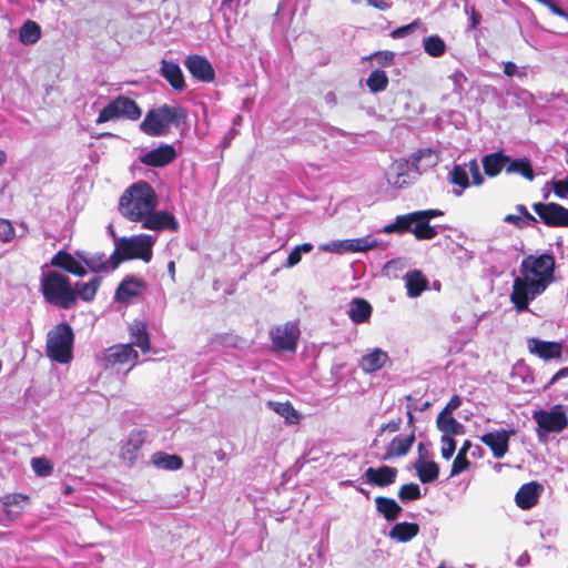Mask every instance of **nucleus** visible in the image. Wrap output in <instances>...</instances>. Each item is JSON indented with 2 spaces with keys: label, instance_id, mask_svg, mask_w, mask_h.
I'll list each match as a JSON object with an SVG mask.
<instances>
[{
  "label": "nucleus",
  "instance_id": "473e14b6",
  "mask_svg": "<svg viewBox=\"0 0 568 568\" xmlns=\"http://www.w3.org/2000/svg\"><path fill=\"white\" fill-rule=\"evenodd\" d=\"M407 295L409 297L419 296L427 288V280L420 271H412L405 275Z\"/></svg>",
  "mask_w": 568,
  "mask_h": 568
},
{
  "label": "nucleus",
  "instance_id": "0eeeda50",
  "mask_svg": "<svg viewBox=\"0 0 568 568\" xmlns=\"http://www.w3.org/2000/svg\"><path fill=\"white\" fill-rule=\"evenodd\" d=\"M383 232L386 234L410 232L417 240H432L438 234L436 227L429 225V221L418 211L398 215L393 223L383 227Z\"/></svg>",
  "mask_w": 568,
  "mask_h": 568
},
{
  "label": "nucleus",
  "instance_id": "f3484780",
  "mask_svg": "<svg viewBox=\"0 0 568 568\" xmlns=\"http://www.w3.org/2000/svg\"><path fill=\"white\" fill-rule=\"evenodd\" d=\"M515 430L499 429L484 434L480 440L488 446L495 458H503L508 452V443Z\"/></svg>",
  "mask_w": 568,
  "mask_h": 568
},
{
  "label": "nucleus",
  "instance_id": "a878e982",
  "mask_svg": "<svg viewBox=\"0 0 568 568\" xmlns=\"http://www.w3.org/2000/svg\"><path fill=\"white\" fill-rule=\"evenodd\" d=\"M372 305L364 298H354L348 304L347 314L355 324L368 322L372 316Z\"/></svg>",
  "mask_w": 568,
  "mask_h": 568
},
{
  "label": "nucleus",
  "instance_id": "1a4fd4ad",
  "mask_svg": "<svg viewBox=\"0 0 568 568\" xmlns=\"http://www.w3.org/2000/svg\"><path fill=\"white\" fill-rule=\"evenodd\" d=\"M423 154V151H418L409 160L394 161L386 173L388 184L397 189L412 184L422 173L418 163Z\"/></svg>",
  "mask_w": 568,
  "mask_h": 568
},
{
  "label": "nucleus",
  "instance_id": "f8f14e48",
  "mask_svg": "<svg viewBox=\"0 0 568 568\" xmlns=\"http://www.w3.org/2000/svg\"><path fill=\"white\" fill-rule=\"evenodd\" d=\"M534 211L540 217L544 224L551 227L568 226V209L560 204L550 203H535Z\"/></svg>",
  "mask_w": 568,
  "mask_h": 568
},
{
  "label": "nucleus",
  "instance_id": "7ed1b4c3",
  "mask_svg": "<svg viewBox=\"0 0 568 568\" xmlns=\"http://www.w3.org/2000/svg\"><path fill=\"white\" fill-rule=\"evenodd\" d=\"M187 119V112L180 105L163 104L151 109L140 123V130L149 136H163L171 125L180 126Z\"/></svg>",
  "mask_w": 568,
  "mask_h": 568
},
{
  "label": "nucleus",
  "instance_id": "39448f33",
  "mask_svg": "<svg viewBox=\"0 0 568 568\" xmlns=\"http://www.w3.org/2000/svg\"><path fill=\"white\" fill-rule=\"evenodd\" d=\"M74 334L71 326L60 323L48 332L45 352L49 358L68 364L73 358Z\"/></svg>",
  "mask_w": 568,
  "mask_h": 568
},
{
  "label": "nucleus",
  "instance_id": "6ab92c4d",
  "mask_svg": "<svg viewBox=\"0 0 568 568\" xmlns=\"http://www.w3.org/2000/svg\"><path fill=\"white\" fill-rule=\"evenodd\" d=\"M176 158V151L173 145L161 144L140 156L141 163L148 166L161 168L171 163Z\"/></svg>",
  "mask_w": 568,
  "mask_h": 568
},
{
  "label": "nucleus",
  "instance_id": "13d9d810",
  "mask_svg": "<svg viewBox=\"0 0 568 568\" xmlns=\"http://www.w3.org/2000/svg\"><path fill=\"white\" fill-rule=\"evenodd\" d=\"M462 405V399L459 396L457 395H454L449 402L446 404V406L444 407V409L442 410L443 413H447V414H453L454 410H456L459 406Z\"/></svg>",
  "mask_w": 568,
  "mask_h": 568
},
{
  "label": "nucleus",
  "instance_id": "412c9836",
  "mask_svg": "<svg viewBox=\"0 0 568 568\" xmlns=\"http://www.w3.org/2000/svg\"><path fill=\"white\" fill-rule=\"evenodd\" d=\"M542 489L536 481L524 484L515 496L516 505L520 509H530L537 504Z\"/></svg>",
  "mask_w": 568,
  "mask_h": 568
},
{
  "label": "nucleus",
  "instance_id": "dca6fc26",
  "mask_svg": "<svg viewBox=\"0 0 568 568\" xmlns=\"http://www.w3.org/2000/svg\"><path fill=\"white\" fill-rule=\"evenodd\" d=\"M77 257L82 261L92 272H109L115 270L121 263V258L116 256L115 251L108 257L103 253L87 254L77 252Z\"/></svg>",
  "mask_w": 568,
  "mask_h": 568
},
{
  "label": "nucleus",
  "instance_id": "b1692460",
  "mask_svg": "<svg viewBox=\"0 0 568 568\" xmlns=\"http://www.w3.org/2000/svg\"><path fill=\"white\" fill-rule=\"evenodd\" d=\"M423 443L418 444L419 458L414 467L417 471L418 478L423 484L433 483L438 478L439 467L435 462L425 460L422 456Z\"/></svg>",
  "mask_w": 568,
  "mask_h": 568
},
{
  "label": "nucleus",
  "instance_id": "423d86ee",
  "mask_svg": "<svg viewBox=\"0 0 568 568\" xmlns=\"http://www.w3.org/2000/svg\"><path fill=\"white\" fill-rule=\"evenodd\" d=\"M158 241L156 235L138 234L130 237L123 236L115 239V253L121 262L124 260L139 258L145 263L152 260L153 246Z\"/></svg>",
  "mask_w": 568,
  "mask_h": 568
},
{
  "label": "nucleus",
  "instance_id": "bf43d9fd",
  "mask_svg": "<svg viewBox=\"0 0 568 568\" xmlns=\"http://www.w3.org/2000/svg\"><path fill=\"white\" fill-rule=\"evenodd\" d=\"M301 258H302V254L296 250V247H294L293 251L287 256L285 266L293 267L300 263Z\"/></svg>",
  "mask_w": 568,
  "mask_h": 568
},
{
  "label": "nucleus",
  "instance_id": "58836bf2",
  "mask_svg": "<svg viewBox=\"0 0 568 568\" xmlns=\"http://www.w3.org/2000/svg\"><path fill=\"white\" fill-rule=\"evenodd\" d=\"M41 37V28L34 21H26L19 30V40L26 45L34 44Z\"/></svg>",
  "mask_w": 568,
  "mask_h": 568
},
{
  "label": "nucleus",
  "instance_id": "09e8293b",
  "mask_svg": "<svg viewBox=\"0 0 568 568\" xmlns=\"http://www.w3.org/2000/svg\"><path fill=\"white\" fill-rule=\"evenodd\" d=\"M16 231L9 220L0 219V241L3 243L14 239Z\"/></svg>",
  "mask_w": 568,
  "mask_h": 568
},
{
  "label": "nucleus",
  "instance_id": "052dcab7",
  "mask_svg": "<svg viewBox=\"0 0 568 568\" xmlns=\"http://www.w3.org/2000/svg\"><path fill=\"white\" fill-rule=\"evenodd\" d=\"M450 79L453 80L455 84V90H462L463 83L467 80L465 74L462 71H456L450 75Z\"/></svg>",
  "mask_w": 568,
  "mask_h": 568
},
{
  "label": "nucleus",
  "instance_id": "e433bc0d",
  "mask_svg": "<svg viewBox=\"0 0 568 568\" xmlns=\"http://www.w3.org/2000/svg\"><path fill=\"white\" fill-rule=\"evenodd\" d=\"M100 284L101 278L98 276H94L88 283H75L74 291L77 293V298L80 297L84 302L93 301Z\"/></svg>",
  "mask_w": 568,
  "mask_h": 568
},
{
  "label": "nucleus",
  "instance_id": "20e7f679",
  "mask_svg": "<svg viewBox=\"0 0 568 568\" xmlns=\"http://www.w3.org/2000/svg\"><path fill=\"white\" fill-rule=\"evenodd\" d=\"M44 300L59 308L70 310L77 304V293L67 275L58 271L42 273L40 278Z\"/></svg>",
  "mask_w": 568,
  "mask_h": 568
},
{
  "label": "nucleus",
  "instance_id": "5fc2aeb1",
  "mask_svg": "<svg viewBox=\"0 0 568 568\" xmlns=\"http://www.w3.org/2000/svg\"><path fill=\"white\" fill-rule=\"evenodd\" d=\"M403 424V420L400 417L394 418L385 424H383L379 427L378 435H382L383 433H396L400 429V426Z\"/></svg>",
  "mask_w": 568,
  "mask_h": 568
},
{
  "label": "nucleus",
  "instance_id": "7c9ffc66",
  "mask_svg": "<svg viewBox=\"0 0 568 568\" xmlns=\"http://www.w3.org/2000/svg\"><path fill=\"white\" fill-rule=\"evenodd\" d=\"M388 359V355L381 348H374L362 357L361 367L364 372L373 373L381 369Z\"/></svg>",
  "mask_w": 568,
  "mask_h": 568
},
{
  "label": "nucleus",
  "instance_id": "603ef678",
  "mask_svg": "<svg viewBox=\"0 0 568 568\" xmlns=\"http://www.w3.org/2000/svg\"><path fill=\"white\" fill-rule=\"evenodd\" d=\"M420 26V22L418 20L407 24V26H403V27H399L397 29H395L393 32H392V37L394 39H400V38H404L408 34H410L415 29H417L418 27Z\"/></svg>",
  "mask_w": 568,
  "mask_h": 568
},
{
  "label": "nucleus",
  "instance_id": "c756f323",
  "mask_svg": "<svg viewBox=\"0 0 568 568\" xmlns=\"http://www.w3.org/2000/svg\"><path fill=\"white\" fill-rule=\"evenodd\" d=\"M419 532V526L415 523H398L388 534L389 538L397 542H408Z\"/></svg>",
  "mask_w": 568,
  "mask_h": 568
},
{
  "label": "nucleus",
  "instance_id": "ea45409f",
  "mask_svg": "<svg viewBox=\"0 0 568 568\" xmlns=\"http://www.w3.org/2000/svg\"><path fill=\"white\" fill-rule=\"evenodd\" d=\"M423 47L425 52L433 58L444 55L447 49L445 41L437 34L424 38Z\"/></svg>",
  "mask_w": 568,
  "mask_h": 568
},
{
  "label": "nucleus",
  "instance_id": "ddd939ff",
  "mask_svg": "<svg viewBox=\"0 0 568 568\" xmlns=\"http://www.w3.org/2000/svg\"><path fill=\"white\" fill-rule=\"evenodd\" d=\"M298 335L300 329L294 323H285L271 331L274 347L286 352H295Z\"/></svg>",
  "mask_w": 568,
  "mask_h": 568
},
{
  "label": "nucleus",
  "instance_id": "2eb2a0df",
  "mask_svg": "<svg viewBox=\"0 0 568 568\" xmlns=\"http://www.w3.org/2000/svg\"><path fill=\"white\" fill-rule=\"evenodd\" d=\"M139 354L132 347V344H118L109 347L102 357L106 366L131 364L134 366L138 362Z\"/></svg>",
  "mask_w": 568,
  "mask_h": 568
},
{
  "label": "nucleus",
  "instance_id": "4c0bfd02",
  "mask_svg": "<svg viewBox=\"0 0 568 568\" xmlns=\"http://www.w3.org/2000/svg\"><path fill=\"white\" fill-rule=\"evenodd\" d=\"M152 463L162 469L178 470L182 468L183 460L178 455H170L165 453H155L152 456Z\"/></svg>",
  "mask_w": 568,
  "mask_h": 568
},
{
  "label": "nucleus",
  "instance_id": "4468645a",
  "mask_svg": "<svg viewBox=\"0 0 568 568\" xmlns=\"http://www.w3.org/2000/svg\"><path fill=\"white\" fill-rule=\"evenodd\" d=\"M527 348L530 354L539 357L542 361L561 359L564 353L562 343L542 341L537 337L527 339Z\"/></svg>",
  "mask_w": 568,
  "mask_h": 568
},
{
  "label": "nucleus",
  "instance_id": "f704fd0d",
  "mask_svg": "<svg viewBox=\"0 0 568 568\" xmlns=\"http://www.w3.org/2000/svg\"><path fill=\"white\" fill-rule=\"evenodd\" d=\"M436 424L443 435L454 436L464 434V425L456 420L452 414L440 412Z\"/></svg>",
  "mask_w": 568,
  "mask_h": 568
},
{
  "label": "nucleus",
  "instance_id": "680f3d73",
  "mask_svg": "<svg viewBox=\"0 0 568 568\" xmlns=\"http://www.w3.org/2000/svg\"><path fill=\"white\" fill-rule=\"evenodd\" d=\"M568 377V365L566 367L560 368L549 381L548 386L557 383L558 381Z\"/></svg>",
  "mask_w": 568,
  "mask_h": 568
},
{
  "label": "nucleus",
  "instance_id": "8fccbe9b",
  "mask_svg": "<svg viewBox=\"0 0 568 568\" xmlns=\"http://www.w3.org/2000/svg\"><path fill=\"white\" fill-rule=\"evenodd\" d=\"M469 465L470 463L466 456L457 454L452 465L450 477H454L465 471L466 469H468Z\"/></svg>",
  "mask_w": 568,
  "mask_h": 568
},
{
  "label": "nucleus",
  "instance_id": "69168bd1",
  "mask_svg": "<svg viewBox=\"0 0 568 568\" xmlns=\"http://www.w3.org/2000/svg\"><path fill=\"white\" fill-rule=\"evenodd\" d=\"M420 214H423L428 221H430L434 217H437V216H442L443 215V212L439 211V210H435V209H432V210H424V211H418Z\"/></svg>",
  "mask_w": 568,
  "mask_h": 568
},
{
  "label": "nucleus",
  "instance_id": "72a5a7b5",
  "mask_svg": "<svg viewBox=\"0 0 568 568\" xmlns=\"http://www.w3.org/2000/svg\"><path fill=\"white\" fill-rule=\"evenodd\" d=\"M507 174H519L528 181H532L535 173L531 166V162L528 158L511 159L506 166Z\"/></svg>",
  "mask_w": 568,
  "mask_h": 568
},
{
  "label": "nucleus",
  "instance_id": "9b49d317",
  "mask_svg": "<svg viewBox=\"0 0 568 568\" xmlns=\"http://www.w3.org/2000/svg\"><path fill=\"white\" fill-rule=\"evenodd\" d=\"M469 175L473 179L471 184L480 186L484 183V178L480 173L479 164L476 159H473L467 163L456 164L449 171L448 181L459 187L458 190L453 191L456 196H460L463 192L469 187Z\"/></svg>",
  "mask_w": 568,
  "mask_h": 568
},
{
  "label": "nucleus",
  "instance_id": "4be33fe9",
  "mask_svg": "<svg viewBox=\"0 0 568 568\" xmlns=\"http://www.w3.org/2000/svg\"><path fill=\"white\" fill-rule=\"evenodd\" d=\"M364 475L369 484L385 487L395 483L397 469L390 466L369 467Z\"/></svg>",
  "mask_w": 568,
  "mask_h": 568
},
{
  "label": "nucleus",
  "instance_id": "5701e85b",
  "mask_svg": "<svg viewBox=\"0 0 568 568\" xmlns=\"http://www.w3.org/2000/svg\"><path fill=\"white\" fill-rule=\"evenodd\" d=\"M160 74L174 90L182 91L185 89L184 75L178 63L163 59L161 61Z\"/></svg>",
  "mask_w": 568,
  "mask_h": 568
},
{
  "label": "nucleus",
  "instance_id": "9d476101",
  "mask_svg": "<svg viewBox=\"0 0 568 568\" xmlns=\"http://www.w3.org/2000/svg\"><path fill=\"white\" fill-rule=\"evenodd\" d=\"M141 115L142 110L134 100L125 95H119L100 111L97 123L100 124L114 120L136 121Z\"/></svg>",
  "mask_w": 568,
  "mask_h": 568
},
{
  "label": "nucleus",
  "instance_id": "6e6552de",
  "mask_svg": "<svg viewBox=\"0 0 568 568\" xmlns=\"http://www.w3.org/2000/svg\"><path fill=\"white\" fill-rule=\"evenodd\" d=\"M532 418L537 424L536 433L539 440L548 434H560L568 427L567 410L562 405H554L550 409L535 410Z\"/></svg>",
  "mask_w": 568,
  "mask_h": 568
},
{
  "label": "nucleus",
  "instance_id": "bb28decb",
  "mask_svg": "<svg viewBox=\"0 0 568 568\" xmlns=\"http://www.w3.org/2000/svg\"><path fill=\"white\" fill-rule=\"evenodd\" d=\"M508 161L509 155H506L504 152L499 151L485 155L481 160V163L485 173L488 176L494 178L501 172L505 165L507 166Z\"/></svg>",
  "mask_w": 568,
  "mask_h": 568
},
{
  "label": "nucleus",
  "instance_id": "de8ad7c7",
  "mask_svg": "<svg viewBox=\"0 0 568 568\" xmlns=\"http://www.w3.org/2000/svg\"><path fill=\"white\" fill-rule=\"evenodd\" d=\"M442 443V456L445 459H450L456 450V442L454 440L453 436L443 435L440 438Z\"/></svg>",
  "mask_w": 568,
  "mask_h": 568
},
{
  "label": "nucleus",
  "instance_id": "a211bd4d",
  "mask_svg": "<svg viewBox=\"0 0 568 568\" xmlns=\"http://www.w3.org/2000/svg\"><path fill=\"white\" fill-rule=\"evenodd\" d=\"M184 65L191 75L201 82H211L214 80L215 73L213 67L201 55H189L184 61Z\"/></svg>",
  "mask_w": 568,
  "mask_h": 568
},
{
  "label": "nucleus",
  "instance_id": "79ce46f5",
  "mask_svg": "<svg viewBox=\"0 0 568 568\" xmlns=\"http://www.w3.org/2000/svg\"><path fill=\"white\" fill-rule=\"evenodd\" d=\"M366 85L373 93L386 90L388 85L387 74L382 70H374L366 80Z\"/></svg>",
  "mask_w": 568,
  "mask_h": 568
},
{
  "label": "nucleus",
  "instance_id": "cd10ccee",
  "mask_svg": "<svg viewBox=\"0 0 568 568\" xmlns=\"http://www.w3.org/2000/svg\"><path fill=\"white\" fill-rule=\"evenodd\" d=\"M515 210L517 212L516 214H507L503 219L505 223L511 224L515 227L523 230L538 222L537 219L529 213L524 204H517Z\"/></svg>",
  "mask_w": 568,
  "mask_h": 568
},
{
  "label": "nucleus",
  "instance_id": "f257e3e1",
  "mask_svg": "<svg viewBox=\"0 0 568 568\" xmlns=\"http://www.w3.org/2000/svg\"><path fill=\"white\" fill-rule=\"evenodd\" d=\"M158 195L146 182L140 181L129 186L121 195L119 211L126 220L140 222L143 229L162 232L178 231L179 222L168 211H155Z\"/></svg>",
  "mask_w": 568,
  "mask_h": 568
},
{
  "label": "nucleus",
  "instance_id": "aec40b11",
  "mask_svg": "<svg viewBox=\"0 0 568 568\" xmlns=\"http://www.w3.org/2000/svg\"><path fill=\"white\" fill-rule=\"evenodd\" d=\"M416 440L415 433L412 432L407 436L397 435L386 446L384 460H388L395 457L406 456Z\"/></svg>",
  "mask_w": 568,
  "mask_h": 568
},
{
  "label": "nucleus",
  "instance_id": "864d4df0",
  "mask_svg": "<svg viewBox=\"0 0 568 568\" xmlns=\"http://www.w3.org/2000/svg\"><path fill=\"white\" fill-rule=\"evenodd\" d=\"M23 500H28V496L22 494H9L1 497V504L6 508L18 506Z\"/></svg>",
  "mask_w": 568,
  "mask_h": 568
},
{
  "label": "nucleus",
  "instance_id": "0e129e2a",
  "mask_svg": "<svg viewBox=\"0 0 568 568\" xmlns=\"http://www.w3.org/2000/svg\"><path fill=\"white\" fill-rule=\"evenodd\" d=\"M517 68L518 67L511 61L505 62L504 63V73L507 77H515V73H517Z\"/></svg>",
  "mask_w": 568,
  "mask_h": 568
},
{
  "label": "nucleus",
  "instance_id": "393cba45",
  "mask_svg": "<svg viewBox=\"0 0 568 568\" xmlns=\"http://www.w3.org/2000/svg\"><path fill=\"white\" fill-rule=\"evenodd\" d=\"M51 265L61 267L64 271L77 276H84L87 268L77 261L71 254L60 251L51 258Z\"/></svg>",
  "mask_w": 568,
  "mask_h": 568
},
{
  "label": "nucleus",
  "instance_id": "c03bdc74",
  "mask_svg": "<svg viewBox=\"0 0 568 568\" xmlns=\"http://www.w3.org/2000/svg\"><path fill=\"white\" fill-rule=\"evenodd\" d=\"M31 467L33 471L41 477L50 476L53 470L51 462L44 457L32 458Z\"/></svg>",
  "mask_w": 568,
  "mask_h": 568
},
{
  "label": "nucleus",
  "instance_id": "c85d7f7f",
  "mask_svg": "<svg viewBox=\"0 0 568 568\" xmlns=\"http://www.w3.org/2000/svg\"><path fill=\"white\" fill-rule=\"evenodd\" d=\"M130 335L132 347H139L143 353H146L151 349L150 335L148 333L146 326L142 322H134L130 325Z\"/></svg>",
  "mask_w": 568,
  "mask_h": 568
},
{
  "label": "nucleus",
  "instance_id": "a19ab883",
  "mask_svg": "<svg viewBox=\"0 0 568 568\" xmlns=\"http://www.w3.org/2000/svg\"><path fill=\"white\" fill-rule=\"evenodd\" d=\"M268 406L290 424L298 423L300 415L291 403L270 402Z\"/></svg>",
  "mask_w": 568,
  "mask_h": 568
},
{
  "label": "nucleus",
  "instance_id": "a18cd8bd",
  "mask_svg": "<svg viewBox=\"0 0 568 568\" xmlns=\"http://www.w3.org/2000/svg\"><path fill=\"white\" fill-rule=\"evenodd\" d=\"M420 497V489L417 484L410 483L403 485L398 491V498L402 501L415 500Z\"/></svg>",
  "mask_w": 568,
  "mask_h": 568
},
{
  "label": "nucleus",
  "instance_id": "338daca9",
  "mask_svg": "<svg viewBox=\"0 0 568 568\" xmlns=\"http://www.w3.org/2000/svg\"><path fill=\"white\" fill-rule=\"evenodd\" d=\"M530 562V556L527 551L523 552L516 560V565L519 567H526Z\"/></svg>",
  "mask_w": 568,
  "mask_h": 568
},
{
  "label": "nucleus",
  "instance_id": "c9c22d12",
  "mask_svg": "<svg viewBox=\"0 0 568 568\" xmlns=\"http://www.w3.org/2000/svg\"><path fill=\"white\" fill-rule=\"evenodd\" d=\"M376 508L388 521L395 520L402 513V507L392 498L378 496L375 498Z\"/></svg>",
  "mask_w": 568,
  "mask_h": 568
},
{
  "label": "nucleus",
  "instance_id": "2f4dec72",
  "mask_svg": "<svg viewBox=\"0 0 568 568\" xmlns=\"http://www.w3.org/2000/svg\"><path fill=\"white\" fill-rule=\"evenodd\" d=\"M142 286L143 284L140 280L128 277L120 283L115 292V297L121 302H128L141 293Z\"/></svg>",
  "mask_w": 568,
  "mask_h": 568
},
{
  "label": "nucleus",
  "instance_id": "e2e57ef3",
  "mask_svg": "<svg viewBox=\"0 0 568 568\" xmlns=\"http://www.w3.org/2000/svg\"><path fill=\"white\" fill-rule=\"evenodd\" d=\"M481 16L480 13L474 8H470V28L475 29L480 23Z\"/></svg>",
  "mask_w": 568,
  "mask_h": 568
},
{
  "label": "nucleus",
  "instance_id": "37998d69",
  "mask_svg": "<svg viewBox=\"0 0 568 568\" xmlns=\"http://www.w3.org/2000/svg\"><path fill=\"white\" fill-rule=\"evenodd\" d=\"M352 252H366L368 250L375 248L379 245L376 237L373 235H366L358 239H351Z\"/></svg>",
  "mask_w": 568,
  "mask_h": 568
},
{
  "label": "nucleus",
  "instance_id": "3c124183",
  "mask_svg": "<svg viewBox=\"0 0 568 568\" xmlns=\"http://www.w3.org/2000/svg\"><path fill=\"white\" fill-rule=\"evenodd\" d=\"M551 187L559 199H567L568 197V179L565 180H552L550 182Z\"/></svg>",
  "mask_w": 568,
  "mask_h": 568
},
{
  "label": "nucleus",
  "instance_id": "f03ea898",
  "mask_svg": "<svg viewBox=\"0 0 568 568\" xmlns=\"http://www.w3.org/2000/svg\"><path fill=\"white\" fill-rule=\"evenodd\" d=\"M555 257L548 253L530 254L521 261L509 297L517 313L528 311L530 302L555 281Z\"/></svg>",
  "mask_w": 568,
  "mask_h": 568
},
{
  "label": "nucleus",
  "instance_id": "774afa93",
  "mask_svg": "<svg viewBox=\"0 0 568 568\" xmlns=\"http://www.w3.org/2000/svg\"><path fill=\"white\" fill-rule=\"evenodd\" d=\"M544 6H546L554 14L558 16V12L561 10L554 0H546Z\"/></svg>",
  "mask_w": 568,
  "mask_h": 568
},
{
  "label": "nucleus",
  "instance_id": "4d7b16f0",
  "mask_svg": "<svg viewBox=\"0 0 568 568\" xmlns=\"http://www.w3.org/2000/svg\"><path fill=\"white\" fill-rule=\"evenodd\" d=\"M320 251L328 252L334 254H341V244L339 240L332 241L329 243H325L318 246Z\"/></svg>",
  "mask_w": 568,
  "mask_h": 568
},
{
  "label": "nucleus",
  "instance_id": "6e6d98bb",
  "mask_svg": "<svg viewBox=\"0 0 568 568\" xmlns=\"http://www.w3.org/2000/svg\"><path fill=\"white\" fill-rule=\"evenodd\" d=\"M373 58L383 67L390 65L394 61V53L390 51L376 52Z\"/></svg>",
  "mask_w": 568,
  "mask_h": 568
},
{
  "label": "nucleus",
  "instance_id": "49530a36",
  "mask_svg": "<svg viewBox=\"0 0 568 568\" xmlns=\"http://www.w3.org/2000/svg\"><path fill=\"white\" fill-rule=\"evenodd\" d=\"M143 439L141 437V434H131L128 443L122 449L123 456L130 455L129 459H133L135 457V453L140 449L142 446Z\"/></svg>",
  "mask_w": 568,
  "mask_h": 568
}]
</instances>
